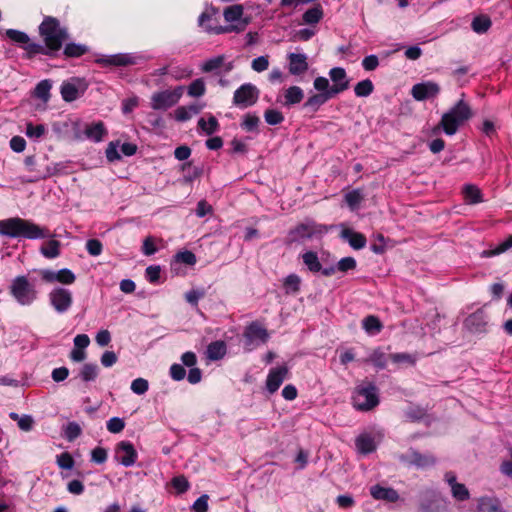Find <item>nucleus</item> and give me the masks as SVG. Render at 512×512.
Masks as SVG:
<instances>
[{"instance_id":"nucleus-1","label":"nucleus","mask_w":512,"mask_h":512,"mask_svg":"<svg viewBox=\"0 0 512 512\" xmlns=\"http://www.w3.org/2000/svg\"><path fill=\"white\" fill-rule=\"evenodd\" d=\"M0 234L25 239H43L51 236L47 228L19 217L0 220Z\"/></svg>"},{"instance_id":"nucleus-2","label":"nucleus","mask_w":512,"mask_h":512,"mask_svg":"<svg viewBox=\"0 0 512 512\" xmlns=\"http://www.w3.org/2000/svg\"><path fill=\"white\" fill-rule=\"evenodd\" d=\"M223 17L226 25L209 27V29L213 31V34L240 33L244 31L250 23L249 18L244 17V8L241 4L227 6L223 10Z\"/></svg>"},{"instance_id":"nucleus-3","label":"nucleus","mask_w":512,"mask_h":512,"mask_svg":"<svg viewBox=\"0 0 512 512\" xmlns=\"http://www.w3.org/2000/svg\"><path fill=\"white\" fill-rule=\"evenodd\" d=\"M471 116L472 112L470 106L461 99L449 111L442 115L437 128H442L447 135H454L459 126H461Z\"/></svg>"},{"instance_id":"nucleus-4","label":"nucleus","mask_w":512,"mask_h":512,"mask_svg":"<svg viewBox=\"0 0 512 512\" xmlns=\"http://www.w3.org/2000/svg\"><path fill=\"white\" fill-rule=\"evenodd\" d=\"M40 35L46 48L53 52L60 50L63 42L68 38L65 28L60 26L59 21L53 17H46L39 26Z\"/></svg>"},{"instance_id":"nucleus-5","label":"nucleus","mask_w":512,"mask_h":512,"mask_svg":"<svg viewBox=\"0 0 512 512\" xmlns=\"http://www.w3.org/2000/svg\"><path fill=\"white\" fill-rule=\"evenodd\" d=\"M9 291L17 303L23 306L31 305L38 297V290L28 276H16L10 284Z\"/></svg>"},{"instance_id":"nucleus-6","label":"nucleus","mask_w":512,"mask_h":512,"mask_svg":"<svg viewBox=\"0 0 512 512\" xmlns=\"http://www.w3.org/2000/svg\"><path fill=\"white\" fill-rule=\"evenodd\" d=\"M328 232L326 225L313 220H306L290 230L288 239L290 242H299L306 239L321 237Z\"/></svg>"},{"instance_id":"nucleus-7","label":"nucleus","mask_w":512,"mask_h":512,"mask_svg":"<svg viewBox=\"0 0 512 512\" xmlns=\"http://www.w3.org/2000/svg\"><path fill=\"white\" fill-rule=\"evenodd\" d=\"M184 87L177 86L172 90L156 92L151 96V108L154 110H167L176 105L183 95Z\"/></svg>"},{"instance_id":"nucleus-8","label":"nucleus","mask_w":512,"mask_h":512,"mask_svg":"<svg viewBox=\"0 0 512 512\" xmlns=\"http://www.w3.org/2000/svg\"><path fill=\"white\" fill-rule=\"evenodd\" d=\"M379 403L376 387L368 385L358 387L353 396V405L357 410L369 411Z\"/></svg>"},{"instance_id":"nucleus-9","label":"nucleus","mask_w":512,"mask_h":512,"mask_svg":"<svg viewBox=\"0 0 512 512\" xmlns=\"http://www.w3.org/2000/svg\"><path fill=\"white\" fill-rule=\"evenodd\" d=\"M48 298L50 305L59 314L66 313L73 304L72 292L63 287L52 289L48 294Z\"/></svg>"},{"instance_id":"nucleus-10","label":"nucleus","mask_w":512,"mask_h":512,"mask_svg":"<svg viewBox=\"0 0 512 512\" xmlns=\"http://www.w3.org/2000/svg\"><path fill=\"white\" fill-rule=\"evenodd\" d=\"M259 98V90L251 83L241 85L233 96V103L236 106L247 108L254 105Z\"/></svg>"},{"instance_id":"nucleus-11","label":"nucleus","mask_w":512,"mask_h":512,"mask_svg":"<svg viewBox=\"0 0 512 512\" xmlns=\"http://www.w3.org/2000/svg\"><path fill=\"white\" fill-rule=\"evenodd\" d=\"M86 89V81L84 79L74 77L62 83L60 93L64 101L72 102L83 95Z\"/></svg>"},{"instance_id":"nucleus-12","label":"nucleus","mask_w":512,"mask_h":512,"mask_svg":"<svg viewBox=\"0 0 512 512\" xmlns=\"http://www.w3.org/2000/svg\"><path fill=\"white\" fill-rule=\"evenodd\" d=\"M39 274L43 281L47 283H53V282H59L61 284L70 285L75 282V274L67 269H61L57 272L49 270V269H42L39 271Z\"/></svg>"},{"instance_id":"nucleus-13","label":"nucleus","mask_w":512,"mask_h":512,"mask_svg":"<svg viewBox=\"0 0 512 512\" xmlns=\"http://www.w3.org/2000/svg\"><path fill=\"white\" fill-rule=\"evenodd\" d=\"M304 265L312 273L321 272L324 276H331L335 273L336 268L334 266L322 267L320 259L316 252L307 251L301 255Z\"/></svg>"},{"instance_id":"nucleus-14","label":"nucleus","mask_w":512,"mask_h":512,"mask_svg":"<svg viewBox=\"0 0 512 512\" xmlns=\"http://www.w3.org/2000/svg\"><path fill=\"white\" fill-rule=\"evenodd\" d=\"M488 316L483 309L470 314L464 320L465 328L471 333H485L487 331Z\"/></svg>"},{"instance_id":"nucleus-15","label":"nucleus","mask_w":512,"mask_h":512,"mask_svg":"<svg viewBox=\"0 0 512 512\" xmlns=\"http://www.w3.org/2000/svg\"><path fill=\"white\" fill-rule=\"evenodd\" d=\"M115 458L125 467L134 465L137 459V452L128 441H121L115 449Z\"/></svg>"},{"instance_id":"nucleus-16","label":"nucleus","mask_w":512,"mask_h":512,"mask_svg":"<svg viewBox=\"0 0 512 512\" xmlns=\"http://www.w3.org/2000/svg\"><path fill=\"white\" fill-rule=\"evenodd\" d=\"M288 374L289 369L286 365L272 368L266 379V388L269 393H275L280 388L284 380L287 379Z\"/></svg>"},{"instance_id":"nucleus-17","label":"nucleus","mask_w":512,"mask_h":512,"mask_svg":"<svg viewBox=\"0 0 512 512\" xmlns=\"http://www.w3.org/2000/svg\"><path fill=\"white\" fill-rule=\"evenodd\" d=\"M440 91V87L437 83L428 81L415 84L412 87L411 94L414 99L423 101L428 98L435 97Z\"/></svg>"},{"instance_id":"nucleus-18","label":"nucleus","mask_w":512,"mask_h":512,"mask_svg":"<svg viewBox=\"0 0 512 512\" xmlns=\"http://www.w3.org/2000/svg\"><path fill=\"white\" fill-rule=\"evenodd\" d=\"M329 76L333 82V85L330 87V92L334 96L348 89L349 80L347 79L345 69L341 67L332 68L329 72Z\"/></svg>"},{"instance_id":"nucleus-19","label":"nucleus","mask_w":512,"mask_h":512,"mask_svg":"<svg viewBox=\"0 0 512 512\" xmlns=\"http://www.w3.org/2000/svg\"><path fill=\"white\" fill-rule=\"evenodd\" d=\"M96 62L102 66H130L137 63V57L132 54L120 53L99 58Z\"/></svg>"},{"instance_id":"nucleus-20","label":"nucleus","mask_w":512,"mask_h":512,"mask_svg":"<svg viewBox=\"0 0 512 512\" xmlns=\"http://www.w3.org/2000/svg\"><path fill=\"white\" fill-rule=\"evenodd\" d=\"M444 479L448 483L455 500L466 501L470 498L469 490L464 484L457 482L456 475L453 472H447Z\"/></svg>"},{"instance_id":"nucleus-21","label":"nucleus","mask_w":512,"mask_h":512,"mask_svg":"<svg viewBox=\"0 0 512 512\" xmlns=\"http://www.w3.org/2000/svg\"><path fill=\"white\" fill-rule=\"evenodd\" d=\"M402 461L414 465L418 468H426L435 464L436 460L432 455H423L415 450H411L401 456Z\"/></svg>"},{"instance_id":"nucleus-22","label":"nucleus","mask_w":512,"mask_h":512,"mask_svg":"<svg viewBox=\"0 0 512 512\" xmlns=\"http://www.w3.org/2000/svg\"><path fill=\"white\" fill-rule=\"evenodd\" d=\"M289 72L292 75H300L308 70L307 56L301 53H290L288 55Z\"/></svg>"},{"instance_id":"nucleus-23","label":"nucleus","mask_w":512,"mask_h":512,"mask_svg":"<svg viewBox=\"0 0 512 512\" xmlns=\"http://www.w3.org/2000/svg\"><path fill=\"white\" fill-rule=\"evenodd\" d=\"M370 493L374 499L385 500L388 502H395L398 500L399 495L393 488L382 487L380 485H374L370 489Z\"/></svg>"},{"instance_id":"nucleus-24","label":"nucleus","mask_w":512,"mask_h":512,"mask_svg":"<svg viewBox=\"0 0 512 512\" xmlns=\"http://www.w3.org/2000/svg\"><path fill=\"white\" fill-rule=\"evenodd\" d=\"M477 512H503L500 501L495 497L483 496L477 499Z\"/></svg>"},{"instance_id":"nucleus-25","label":"nucleus","mask_w":512,"mask_h":512,"mask_svg":"<svg viewBox=\"0 0 512 512\" xmlns=\"http://www.w3.org/2000/svg\"><path fill=\"white\" fill-rule=\"evenodd\" d=\"M343 239L348 241L349 245L356 249H362L366 246V238L363 234L355 232L351 229H344L341 233Z\"/></svg>"},{"instance_id":"nucleus-26","label":"nucleus","mask_w":512,"mask_h":512,"mask_svg":"<svg viewBox=\"0 0 512 512\" xmlns=\"http://www.w3.org/2000/svg\"><path fill=\"white\" fill-rule=\"evenodd\" d=\"M219 10L213 6L207 7L205 11L199 16L198 23L206 32L212 33L209 27L219 26L218 24H213V19L218 15Z\"/></svg>"},{"instance_id":"nucleus-27","label":"nucleus","mask_w":512,"mask_h":512,"mask_svg":"<svg viewBox=\"0 0 512 512\" xmlns=\"http://www.w3.org/2000/svg\"><path fill=\"white\" fill-rule=\"evenodd\" d=\"M334 95L331 92L318 93L310 96L304 103V108L312 112H316L323 104H325Z\"/></svg>"},{"instance_id":"nucleus-28","label":"nucleus","mask_w":512,"mask_h":512,"mask_svg":"<svg viewBox=\"0 0 512 512\" xmlns=\"http://www.w3.org/2000/svg\"><path fill=\"white\" fill-rule=\"evenodd\" d=\"M106 133V129L102 122H96L91 125H87L84 129L85 136L94 142L102 141Z\"/></svg>"},{"instance_id":"nucleus-29","label":"nucleus","mask_w":512,"mask_h":512,"mask_svg":"<svg viewBox=\"0 0 512 512\" xmlns=\"http://www.w3.org/2000/svg\"><path fill=\"white\" fill-rule=\"evenodd\" d=\"M358 451L362 454H368L376 449L374 438L369 434H361L355 440Z\"/></svg>"},{"instance_id":"nucleus-30","label":"nucleus","mask_w":512,"mask_h":512,"mask_svg":"<svg viewBox=\"0 0 512 512\" xmlns=\"http://www.w3.org/2000/svg\"><path fill=\"white\" fill-rule=\"evenodd\" d=\"M245 337L252 343L254 340L259 339L261 342H266L269 335L265 328L257 323L251 324L246 332Z\"/></svg>"},{"instance_id":"nucleus-31","label":"nucleus","mask_w":512,"mask_h":512,"mask_svg":"<svg viewBox=\"0 0 512 512\" xmlns=\"http://www.w3.org/2000/svg\"><path fill=\"white\" fill-rule=\"evenodd\" d=\"M226 344L223 341H214L210 343L207 347V358L210 360H220L226 354Z\"/></svg>"},{"instance_id":"nucleus-32","label":"nucleus","mask_w":512,"mask_h":512,"mask_svg":"<svg viewBox=\"0 0 512 512\" xmlns=\"http://www.w3.org/2000/svg\"><path fill=\"white\" fill-rule=\"evenodd\" d=\"M324 16L322 7L317 4L308 9L302 16L303 23L307 25H315L321 21Z\"/></svg>"},{"instance_id":"nucleus-33","label":"nucleus","mask_w":512,"mask_h":512,"mask_svg":"<svg viewBox=\"0 0 512 512\" xmlns=\"http://www.w3.org/2000/svg\"><path fill=\"white\" fill-rule=\"evenodd\" d=\"M284 105L290 106L300 103L304 98V92L299 86H291L284 93Z\"/></svg>"},{"instance_id":"nucleus-34","label":"nucleus","mask_w":512,"mask_h":512,"mask_svg":"<svg viewBox=\"0 0 512 512\" xmlns=\"http://www.w3.org/2000/svg\"><path fill=\"white\" fill-rule=\"evenodd\" d=\"M362 327L368 334L375 335L382 330L383 325L376 316L369 315L363 319Z\"/></svg>"},{"instance_id":"nucleus-35","label":"nucleus","mask_w":512,"mask_h":512,"mask_svg":"<svg viewBox=\"0 0 512 512\" xmlns=\"http://www.w3.org/2000/svg\"><path fill=\"white\" fill-rule=\"evenodd\" d=\"M61 243L57 240H49L41 248V254L48 259H54L60 255Z\"/></svg>"},{"instance_id":"nucleus-36","label":"nucleus","mask_w":512,"mask_h":512,"mask_svg":"<svg viewBox=\"0 0 512 512\" xmlns=\"http://www.w3.org/2000/svg\"><path fill=\"white\" fill-rule=\"evenodd\" d=\"M464 198L469 204H477L482 202V195L480 189L475 185H465L463 188Z\"/></svg>"},{"instance_id":"nucleus-37","label":"nucleus","mask_w":512,"mask_h":512,"mask_svg":"<svg viewBox=\"0 0 512 512\" xmlns=\"http://www.w3.org/2000/svg\"><path fill=\"white\" fill-rule=\"evenodd\" d=\"M198 127L206 135H212L218 131L219 123L213 115H210L208 120H205V118H200L198 120Z\"/></svg>"},{"instance_id":"nucleus-38","label":"nucleus","mask_w":512,"mask_h":512,"mask_svg":"<svg viewBox=\"0 0 512 512\" xmlns=\"http://www.w3.org/2000/svg\"><path fill=\"white\" fill-rule=\"evenodd\" d=\"M491 20L486 15H480L473 19L471 27L475 33L483 34L491 27Z\"/></svg>"},{"instance_id":"nucleus-39","label":"nucleus","mask_w":512,"mask_h":512,"mask_svg":"<svg viewBox=\"0 0 512 512\" xmlns=\"http://www.w3.org/2000/svg\"><path fill=\"white\" fill-rule=\"evenodd\" d=\"M187 93L190 97H201L206 93V85L202 78L195 79L187 87Z\"/></svg>"},{"instance_id":"nucleus-40","label":"nucleus","mask_w":512,"mask_h":512,"mask_svg":"<svg viewBox=\"0 0 512 512\" xmlns=\"http://www.w3.org/2000/svg\"><path fill=\"white\" fill-rule=\"evenodd\" d=\"M169 75L177 81L188 79L193 75V69L188 66H173L169 70Z\"/></svg>"},{"instance_id":"nucleus-41","label":"nucleus","mask_w":512,"mask_h":512,"mask_svg":"<svg viewBox=\"0 0 512 512\" xmlns=\"http://www.w3.org/2000/svg\"><path fill=\"white\" fill-rule=\"evenodd\" d=\"M300 284H301V279L296 274L288 275L283 281V286H284L287 294H289V293L295 294V293L299 292Z\"/></svg>"},{"instance_id":"nucleus-42","label":"nucleus","mask_w":512,"mask_h":512,"mask_svg":"<svg viewBox=\"0 0 512 512\" xmlns=\"http://www.w3.org/2000/svg\"><path fill=\"white\" fill-rule=\"evenodd\" d=\"M374 86L371 80L365 79L358 82L354 87V92L358 97H367L373 92Z\"/></svg>"},{"instance_id":"nucleus-43","label":"nucleus","mask_w":512,"mask_h":512,"mask_svg":"<svg viewBox=\"0 0 512 512\" xmlns=\"http://www.w3.org/2000/svg\"><path fill=\"white\" fill-rule=\"evenodd\" d=\"M87 51V46L76 43H68L64 48V54L66 57H80Z\"/></svg>"},{"instance_id":"nucleus-44","label":"nucleus","mask_w":512,"mask_h":512,"mask_svg":"<svg viewBox=\"0 0 512 512\" xmlns=\"http://www.w3.org/2000/svg\"><path fill=\"white\" fill-rule=\"evenodd\" d=\"M98 375V367L96 364L87 363L83 365L80 371V377L83 381H93Z\"/></svg>"},{"instance_id":"nucleus-45","label":"nucleus","mask_w":512,"mask_h":512,"mask_svg":"<svg viewBox=\"0 0 512 512\" xmlns=\"http://www.w3.org/2000/svg\"><path fill=\"white\" fill-rule=\"evenodd\" d=\"M52 84L49 80H42L35 88V95L43 101H48Z\"/></svg>"},{"instance_id":"nucleus-46","label":"nucleus","mask_w":512,"mask_h":512,"mask_svg":"<svg viewBox=\"0 0 512 512\" xmlns=\"http://www.w3.org/2000/svg\"><path fill=\"white\" fill-rule=\"evenodd\" d=\"M225 57L223 55L216 56L214 58L208 59L201 65V70L203 72H212L218 68H220L224 63Z\"/></svg>"},{"instance_id":"nucleus-47","label":"nucleus","mask_w":512,"mask_h":512,"mask_svg":"<svg viewBox=\"0 0 512 512\" xmlns=\"http://www.w3.org/2000/svg\"><path fill=\"white\" fill-rule=\"evenodd\" d=\"M45 132L46 128L42 124L33 125L32 123H27L26 125L25 133L29 138L39 139L45 134Z\"/></svg>"},{"instance_id":"nucleus-48","label":"nucleus","mask_w":512,"mask_h":512,"mask_svg":"<svg viewBox=\"0 0 512 512\" xmlns=\"http://www.w3.org/2000/svg\"><path fill=\"white\" fill-rule=\"evenodd\" d=\"M260 119L256 115L246 114L241 124L242 128L248 132L257 131Z\"/></svg>"},{"instance_id":"nucleus-49","label":"nucleus","mask_w":512,"mask_h":512,"mask_svg":"<svg viewBox=\"0 0 512 512\" xmlns=\"http://www.w3.org/2000/svg\"><path fill=\"white\" fill-rule=\"evenodd\" d=\"M26 46L24 47V49L27 51L29 57H32L36 54H45V55H52V52L49 51L46 46H42L40 44H37V43H26L25 44Z\"/></svg>"},{"instance_id":"nucleus-50","label":"nucleus","mask_w":512,"mask_h":512,"mask_svg":"<svg viewBox=\"0 0 512 512\" xmlns=\"http://www.w3.org/2000/svg\"><path fill=\"white\" fill-rule=\"evenodd\" d=\"M264 118L269 125H277L284 120L282 113L275 109L266 110L264 113Z\"/></svg>"},{"instance_id":"nucleus-51","label":"nucleus","mask_w":512,"mask_h":512,"mask_svg":"<svg viewBox=\"0 0 512 512\" xmlns=\"http://www.w3.org/2000/svg\"><path fill=\"white\" fill-rule=\"evenodd\" d=\"M149 384L144 378H137L131 383V390L137 395H143L148 391Z\"/></svg>"},{"instance_id":"nucleus-52","label":"nucleus","mask_w":512,"mask_h":512,"mask_svg":"<svg viewBox=\"0 0 512 512\" xmlns=\"http://www.w3.org/2000/svg\"><path fill=\"white\" fill-rule=\"evenodd\" d=\"M6 35L9 39L16 43L20 44H26L29 42V37L26 33L15 30V29H8L6 31Z\"/></svg>"},{"instance_id":"nucleus-53","label":"nucleus","mask_w":512,"mask_h":512,"mask_svg":"<svg viewBox=\"0 0 512 512\" xmlns=\"http://www.w3.org/2000/svg\"><path fill=\"white\" fill-rule=\"evenodd\" d=\"M510 248H512V234L504 241H502L500 244H498V246L495 249L485 252V254L487 256H495L509 250Z\"/></svg>"},{"instance_id":"nucleus-54","label":"nucleus","mask_w":512,"mask_h":512,"mask_svg":"<svg viewBox=\"0 0 512 512\" xmlns=\"http://www.w3.org/2000/svg\"><path fill=\"white\" fill-rule=\"evenodd\" d=\"M175 259L177 262L184 263L187 265H194L196 263L195 254L188 250L178 252L175 255Z\"/></svg>"},{"instance_id":"nucleus-55","label":"nucleus","mask_w":512,"mask_h":512,"mask_svg":"<svg viewBox=\"0 0 512 512\" xmlns=\"http://www.w3.org/2000/svg\"><path fill=\"white\" fill-rule=\"evenodd\" d=\"M369 361L378 368H385L386 366V355L380 349L373 351L369 357Z\"/></svg>"},{"instance_id":"nucleus-56","label":"nucleus","mask_w":512,"mask_h":512,"mask_svg":"<svg viewBox=\"0 0 512 512\" xmlns=\"http://www.w3.org/2000/svg\"><path fill=\"white\" fill-rule=\"evenodd\" d=\"M269 67L268 56H260L252 60L251 68L260 73L267 70Z\"/></svg>"},{"instance_id":"nucleus-57","label":"nucleus","mask_w":512,"mask_h":512,"mask_svg":"<svg viewBox=\"0 0 512 512\" xmlns=\"http://www.w3.org/2000/svg\"><path fill=\"white\" fill-rule=\"evenodd\" d=\"M391 360L394 363L401 364L406 363L409 365L415 364V357L408 353H394L390 355Z\"/></svg>"},{"instance_id":"nucleus-58","label":"nucleus","mask_w":512,"mask_h":512,"mask_svg":"<svg viewBox=\"0 0 512 512\" xmlns=\"http://www.w3.org/2000/svg\"><path fill=\"white\" fill-rule=\"evenodd\" d=\"M86 249L91 256H99L102 253L103 246L98 239H90L86 242Z\"/></svg>"},{"instance_id":"nucleus-59","label":"nucleus","mask_w":512,"mask_h":512,"mask_svg":"<svg viewBox=\"0 0 512 512\" xmlns=\"http://www.w3.org/2000/svg\"><path fill=\"white\" fill-rule=\"evenodd\" d=\"M125 427V422L119 417H113L107 422V429L111 433H120Z\"/></svg>"},{"instance_id":"nucleus-60","label":"nucleus","mask_w":512,"mask_h":512,"mask_svg":"<svg viewBox=\"0 0 512 512\" xmlns=\"http://www.w3.org/2000/svg\"><path fill=\"white\" fill-rule=\"evenodd\" d=\"M362 198V194L359 190H353L345 195V201L352 209L360 204Z\"/></svg>"},{"instance_id":"nucleus-61","label":"nucleus","mask_w":512,"mask_h":512,"mask_svg":"<svg viewBox=\"0 0 512 512\" xmlns=\"http://www.w3.org/2000/svg\"><path fill=\"white\" fill-rule=\"evenodd\" d=\"M57 464L62 469L70 470L74 466V460L68 452H64L57 456Z\"/></svg>"},{"instance_id":"nucleus-62","label":"nucleus","mask_w":512,"mask_h":512,"mask_svg":"<svg viewBox=\"0 0 512 512\" xmlns=\"http://www.w3.org/2000/svg\"><path fill=\"white\" fill-rule=\"evenodd\" d=\"M172 486L177 490L178 493H184L189 488V482L184 476H176L171 481Z\"/></svg>"},{"instance_id":"nucleus-63","label":"nucleus","mask_w":512,"mask_h":512,"mask_svg":"<svg viewBox=\"0 0 512 512\" xmlns=\"http://www.w3.org/2000/svg\"><path fill=\"white\" fill-rule=\"evenodd\" d=\"M170 376L173 380L175 381H181L185 378L186 376V370L185 368L180 365V364H173L171 367H170Z\"/></svg>"},{"instance_id":"nucleus-64","label":"nucleus","mask_w":512,"mask_h":512,"mask_svg":"<svg viewBox=\"0 0 512 512\" xmlns=\"http://www.w3.org/2000/svg\"><path fill=\"white\" fill-rule=\"evenodd\" d=\"M209 496L204 494L200 496L193 504L192 509L194 512H207Z\"/></svg>"}]
</instances>
